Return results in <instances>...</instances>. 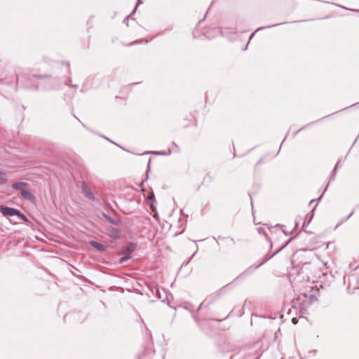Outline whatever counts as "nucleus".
Returning a JSON list of instances; mask_svg holds the SVG:
<instances>
[{
	"mask_svg": "<svg viewBox=\"0 0 359 359\" xmlns=\"http://www.w3.org/2000/svg\"><path fill=\"white\" fill-rule=\"evenodd\" d=\"M292 323H293L294 324H296V323H297V319H296V318H292Z\"/></svg>",
	"mask_w": 359,
	"mask_h": 359,
	"instance_id": "393cba45",
	"label": "nucleus"
},
{
	"mask_svg": "<svg viewBox=\"0 0 359 359\" xmlns=\"http://www.w3.org/2000/svg\"><path fill=\"white\" fill-rule=\"evenodd\" d=\"M352 11H354V12H358V13H359V10H352Z\"/></svg>",
	"mask_w": 359,
	"mask_h": 359,
	"instance_id": "cd10ccee",
	"label": "nucleus"
},
{
	"mask_svg": "<svg viewBox=\"0 0 359 359\" xmlns=\"http://www.w3.org/2000/svg\"><path fill=\"white\" fill-rule=\"evenodd\" d=\"M339 6L340 8H341L346 9V8L345 7H344V6Z\"/></svg>",
	"mask_w": 359,
	"mask_h": 359,
	"instance_id": "c756f323",
	"label": "nucleus"
},
{
	"mask_svg": "<svg viewBox=\"0 0 359 359\" xmlns=\"http://www.w3.org/2000/svg\"><path fill=\"white\" fill-rule=\"evenodd\" d=\"M83 193L86 198L91 201H95V198L94 194L88 189L84 188L83 189Z\"/></svg>",
	"mask_w": 359,
	"mask_h": 359,
	"instance_id": "1a4fd4ad",
	"label": "nucleus"
},
{
	"mask_svg": "<svg viewBox=\"0 0 359 359\" xmlns=\"http://www.w3.org/2000/svg\"><path fill=\"white\" fill-rule=\"evenodd\" d=\"M5 182V176L0 172V184H3Z\"/></svg>",
	"mask_w": 359,
	"mask_h": 359,
	"instance_id": "a211bd4d",
	"label": "nucleus"
},
{
	"mask_svg": "<svg viewBox=\"0 0 359 359\" xmlns=\"http://www.w3.org/2000/svg\"><path fill=\"white\" fill-rule=\"evenodd\" d=\"M16 216L18 217V218L20 219H21L22 221H24V222L27 221V217L23 213H22L20 210H18V213L16 215Z\"/></svg>",
	"mask_w": 359,
	"mask_h": 359,
	"instance_id": "9b49d317",
	"label": "nucleus"
},
{
	"mask_svg": "<svg viewBox=\"0 0 359 359\" xmlns=\"http://www.w3.org/2000/svg\"><path fill=\"white\" fill-rule=\"evenodd\" d=\"M141 3H142V2H141V0H138V1H137V5L135 6V7L134 8V9H133V12H132V13H131L130 15H132L133 13H134L135 12V11H136V9H137V5H138L139 4H141Z\"/></svg>",
	"mask_w": 359,
	"mask_h": 359,
	"instance_id": "412c9836",
	"label": "nucleus"
},
{
	"mask_svg": "<svg viewBox=\"0 0 359 359\" xmlns=\"http://www.w3.org/2000/svg\"><path fill=\"white\" fill-rule=\"evenodd\" d=\"M259 345L256 344L255 345V348L250 350L248 353L245 356L244 359H259L261 356L262 353L260 351H257Z\"/></svg>",
	"mask_w": 359,
	"mask_h": 359,
	"instance_id": "7ed1b4c3",
	"label": "nucleus"
},
{
	"mask_svg": "<svg viewBox=\"0 0 359 359\" xmlns=\"http://www.w3.org/2000/svg\"><path fill=\"white\" fill-rule=\"evenodd\" d=\"M293 238H290L285 243V245H283L282 247H280L279 249H278L276 252H274L272 255H266L265 257L263 259V260L261 262V263L259 264H258L257 266H256L255 268H252V267H250L249 269H248L246 271H245L244 272H243L239 276H238L236 278H238L240 277H245V276H247L250 274H251L255 269H258L259 266H261L262 264H264V263H266L267 261H269L270 259H271L274 255H276L278 252H279L280 251H281L284 248H285L290 243V241L292 240Z\"/></svg>",
	"mask_w": 359,
	"mask_h": 359,
	"instance_id": "f03ea898",
	"label": "nucleus"
},
{
	"mask_svg": "<svg viewBox=\"0 0 359 359\" xmlns=\"http://www.w3.org/2000/svg\"><path fill=\"white\" fill-rule=\"evenodd\" d=\"M130 15H128L123 20L124 22H127Z\"/></svg>",
	"mask_w": 359,
	"mask_h": 359,
	"instance_id": "b1692460",
	"label": "nucleus"
},
{
	"mask_svg": "<svg viewBox=\"0 0 359 359\" xmlns=\"http://www.w3.org/2000/svg\"><path fill=\"white\" fill-rule=\"evenodd\" d=\"M130 258V257L129 255H125L120 259V262L124 263L126 260H128Z\"/></svg>",
	"mask_w": 359,
	"mask_h": 359,
	"instance_id": "f3484780",
	"label": "nucleus"
},
{
	"mask_svg": "<svg viewBox=\"0 0 359 359\" xmlns=\"http://www.w3.org/2000/svg\"><path fill=\"white\" fill-rule=\"evenodd\" d=\"M327 187H328V184H327V187H325V190H324L323 193L321 194V196H320L318 199H316V200H315V199L311 200V201H310V203H310V204H311V203H312L313 202H314L315 201H320L321 200V198H323V194H324L325 191L327 190Z\"/></svg>",
	"mask_w": 359,
	"mask_h": 359,
	"instance_id": "2eb2a0df",
	"label": "nucleus"
},
{
	"mask_svg": "<svg viewBox=\"0 0 359 359\" xmlns=\"http://www.w3.org/2000/svg\"><path fill=\"white\" fill-rule=\"evenodd\" d=\"M353 212H354V210H352V211L351 212V213H350V214H349L346 217H345L344 219H342L339 223H338V224H337V226H338L339 225H340L342 222H345V221L348 220V219H349V218L353 215Z\"/></svg>",
	"mask_w": 359,
	"mask_h": 359,
	"instance_id": "ddd939ff",
	"label": "nucleus"
},
{
	"mask_svg": "<svg viewBox=\"0 0 359 359\" xmlns=\"http://www.w3.org/2000/svg\"><path fill=\"white\" fill-rule=\"evenodd\" d=\"M203 304H204V303L203 302V303H201V304H200V306H199V307H198V309H201V307L203 306Z\"/></svg>",
	"mask_w": 359,
	"mask_h": 359,
	"instance_id": "bb28decb",
	"label": "nucleus"
},
{
	"mask_svg": "<svg viewBox=\"0 0 359 359\" xmlns=\"http://www.w3.org/2000/svg\"><path fill=\"white\" fill-rule=\"evenodd\" d=\"M269 241H270V243H271L270 238H269ZM270 245H271V247H272V243H270Z\"/></svg>",
	"mask_w": 359,
	"mask_h": 359,
	"instance_id": "7c9ffc66",
	"label": "nucleus"
},
{
	"mask_svg": "<svg viewBox=\"0 0 359 359\" xmlns=\"http://www.w3.org/2000/svg\"><path fill=\"white\" fill-rule=\"evenodd\" d=\"M305 128H306V127H302V128H301L300 129H299L298 130L295 131V132L294 133V136H296V135H297V134L299 131H301V130H304Z\"/></svg>",
	"mask_w": 359,
	"mask_h": 359,
	"instance_id": "5701e85b",
	"label": "nucleus"
},
{
	"mask_svg": "<svg viewBox=\"0 0 359 359\" xmlns=\"http://www.w3.org/2000/svg\"><path fill=\"white\" fill-rule=\"evenodd\" d=\"M20 195L25 200L30 201L32 203L35 202L36 197L29 191L25 189H21Z\"/></svg>",
	"mask_w": 359,
	"mask_h": 359,
	"instance_id": "423d86ee",
	"label": "nucleus"
},
{
	"mask_svg": "<svg viewBox=\"0 0 359 359\" xmlns=\"http://www.w3.org/2000/svg\"><path fill=\"white\" fill-rule=\"evenodd\" d=\"M284 142H285V140H283L281 144H283Z\"/></svg>",
	"mask_w": 359,
	"mask_h": 359,
	"instance_id": "72a5a7b5",
	"label": "nucleus"
},
{
	"mask_svg": "<svg viewBox=\"0 0 359 359\" xmlns=\"http://www.w3.org/2000/svg\"><path fill=\"white\" fill-rule=\"evenodd\" d=\"M28 186H29L28 183L25 182H15L12 184L13 189H16V190L21 189L24 187H27Z\"/></svg>",
	"mask_w": 359,
	"mask_h": 359,
	"instance_id": "6e6552de",
	"label": "nucleus"
},
{
	"mask_svg": "<svg viewBox=\"0 0 359 359\" xmlns=\"http://www.w3.org/2000/svg\"><path fill=\"white\" fill-rule=\"evenodd\" d=\"M337 170L336 168H334L330 176V180H329V182H332V181H334V179H335V176H336V174H337Z\"/></svg>",
	"mask_w": 359,
	"mask_h": 359,
	"instance_id": "f8f14e48",
	"label": "nucleus"
},
{
	"mask_svg": "<svg viewBox=\"0 0 359 359\" xmlns=\"http://www.w3.org/2000/svg\"><path fill=\"white\" fill-rule=\"evenodd\" d=\"M284 142H285V140H283L281 144H283Z\"/></svg>",
	"mask_w": 359,
	"mask_h": 359,
	"instance_id": "2f4dec72",
	"label": "nucleus"
},
{
	"mask_svg": "<svg viewBox=\"0 0 359 359\" xmlns=\"http://www.w3.org/2000/svg\"><path fill=\"white\" fill-rule=\"evenodd\" d=\"M155 154L157 155H167V153L164 151H156Z\"/></svg>",
	"mask_w": 359,
	"mask_h": 359,
	"instance_id": "4be33fe9",
	"label": "nucleus"
},
{
	"mask_svg": "<svg viewBox=\"0 0 359 359\" xmlns=\"http://www.w3.org/2000/svg\"><path fill=\"white\" fill-rule=\"evenodd\" d=\"M284 142H285V140H283L281 144H283Z\"/></svg>",
	"mask_w": 359,
	"mask_h": 359,
	"instance_id": "473e14b6",
	"label": "nucleus"
},
{
	"mask_svg": "<svg viewBox=\"0 0 359 359\" xmlns=\"http://www.w3.org/2000/svg\"><path fill=\"white\" fill-rule=\"evenodd\" d=\"M103 217L104 219L109 222V223L114 224V225H120L121 224V220L119 218V217L114 214L113 217L109 216L105 213H103Z\"/></svg>",
	"mask_w": 359,
	"mask_h": 359,
	"instance_id": "39448f33",
	"label": "nucleus"
},
{
	"mask_svg": "<svg viewBox=\"0 0 359 359\" xmlns=\"http://www.w3.org/2000/svg\"><path fill=\"white\" fill-rule=\"evenodd\" d=\"M283 23H278V24L273 25H269V26H266V27H260V28L257 29L256 31L257 32L259 30H262V29H269V28L276 27V26H278V25H283Z\"/></svg>",
	"mask_w": 359,
	"mask_h": 359,
	"instance_id": "4468645a",
	"label": "nucleus"
},
{
	"mask_svg": "<svg viewBox=\"0 0 359 359\" xmlns=\"http://www.w3.org/2000/svg\"><path fill=\"white\" fill-rule=\"evenodd\" d=\"M127 250L129 252H132L134 250V246L133 245L128 246Z\"/></svg>",
	"mask_w": 359,
	"mask_h": 359,
	"instance_id": "aec40b11",
	"label": "nucleus"
},
{
	"mask_svg": "<svg viewBox=\"0 0 359 359\" xmlns=\"http://www.w3.org/2000/svg\"><path fill=\"white\" fill-rule=\"evenodd\" d=\"M254 34H255V32H253V33H252V34H251V35H250V40L252 38V36H254Z\"/></svg>",
	"mask_w": 359,
	"mask_h": 359,
	"instance_id": "a878e982",
	"label": "nucleus"
},
{
	"mask_svg": "<svg viewBox=\"0 0 359 359\" xmlns=\"http://www.w3.org/2000/svg\"><path fill=\"white\" fill-rule=\"evenodd\" d=\"M0 212L5 216H16L18 213V210L7 206H1Z\"/></svg>",
	"mask_w": 359,
	"mask_h": 359,
	"instance_id": "20e7f679",
	"label": "nucleus"
},
{
	"mask_svg": "<svg viewBox=\"0 0 359 359\" xmlns=\"http://www.w3.org/2000/svg\"><path fill=\"white\" fill-rule=\"evenodd\" d=\"M109 236L114 239H116L119 237V231L116 229L112 228L109 230Z\"/></svg>",
	"mask_w": 359,
	"mask_h": 359,
	"instance_id": "9d476101",
	"label": "nucleus"
},
{
	"mask_svg": "<svg viewBox=\"0 0 359 359\" xmlns=\"http://www.w3.org/2000/svg\"><path fill=\"white\" fill-rule=\"evenodd\" d=\"M137 41H133L131 44L136 43Z\"/></svg>",
	"mask_w": 359,
	"mask_h": 359,
	"instance_id": "f704fd0d",
	"label": "nucleus"
},
{
	"mask_svg": "<svg viewBox=\"0 0 359 359\" xmlns=\"http://www.w3.org/2000/svg\"><path fill=\"white\" fill-rule=\"evenodd\" d=\"M71 82H72V80L70 79H69L66 82H65V85L68 86H71ZM72 87L74 88H78V86L77 85H72Z\"/></svg>",
	"mask_w": 359,
	"mask_h": 359,
	"instance_id": "dca6fc26",
	"label": "nucleus"
},
{
	"mask_svg": "<svg viewBox=\"0 0 359 359\" xmlns=\"http://www.w3.org/2000/svg\"><path fill=\"white\" fill-rule=\"evenodd\" d=\"M32 77L46 79V81L40 83V84L45 85L46 89L48 90L56 88L59 86L57 79L53 78L50 76L32 74L27 76L24 69L19 68L16 71L17 85L20 86L22 88L37 89L38 86L32 85L30 83Z\"/></svg>",
	"mask_w": 359,
	"mask_h": 359,
	"instance_id": "f257e3e1",
	"label": "nucleus"
},
{
	"mask_svg": "<svg viewBox=\"0 0 359 359\" xmlns=\"http://www.w3.org/2000/svg\"><path fill=\"white\" fill-rule=\"evenodd\" d=\"M103 137L105 138V140H107L108 141H110V140L109 138H107L106 137H104V136H103Z\"/></svg>",
	"mask_w": 359,
	"mask_h": 359,
	"instance_id": "c85d7f7f",
	"label": "nucleus"
},
{
	"mask_svg": "<svg viewBox=\"0 0 359 359\" xmlns=\"http://www.w3.org/2000/svg\"><path fill=\"white\" fill-rule=\"evenodd\" d=\"M341 166H342V163H341L340 161H338L335 165L334 168H336L337 170L339 168H341Z\"/></svg>",
	"mask_w": 359,
	"mask_h": 359,
	"instance_id": "6ab92c4d",
	"label": "nucleus"
},
{
	"mask_svg": "<svg viewBox=\"0 0 359 359\" xmlns=\"http://www.w3.org/2000/svg\"><path fill=\"white\" fill-rule=\"evenodd\" d=\"M89 244L97 251L101 252L105 251L107 249V247L104 245L95 241H90Z\"/></svg>",
	"mask_w": 359,
	"mask_h": 359,
	"instance_id": "0eeeda50",
	"label": "nucleus"
}]
</instances>
